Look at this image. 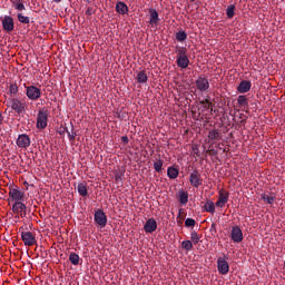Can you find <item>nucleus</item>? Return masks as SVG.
<instances>
[{
	"instance_id": "28",
	"label": "nucleus",
	"mask_w": 285,
	"mask_h": 285,
	"mask_svg": "<svg viewBox=\"0 0 285 285\" xmlns=\"http://www.w3.org/2000/svg\"><path fill=\"white\" fill-rule=\"evenodd\" d=\"M137 81L138 83H146L148 81V75H146V71L138 72Z\"/></svg>"
},
{
	"instance_id": "17",
	"label": "nucleus",
	"mask_w": 285,
	"mask_h": 285,
	"mask_svg": "<svg viewBox=\"0 0 285 285\" xmlns=\"http://www.w3.org/2000/svg\"><path fill=\"white\" fill-rule=\"evenodd\" d=\"M145 233H155L157 230V220L149 218L144 225Z\"/></svg>"
},
{
	"instance_id": "4",
	"label": "nucleus",
	"mask_w": 285,
	"mask_h": 285,
	"mask_svg": "<svg viewBox=\"0 0 285 285\" xmlns=\"http://www.w3.org/2000/svg\"><path fill=\"white\" fill-rule=\"evenodd\" d=\"M94 222L99 226L100 228H106L108 224V216H106V213H104V209H97L94 214Z\"/></svg>"
},
{
	"instance_id": "19",
	"label": "nucleus",
	"mask_w": 285,
	"mask_h": 285,
	"mask_svg": "<svg viewBox=\"0 0 285 285\" xmlns=\"http://www.w3.org/2000/svg\"><path fill=\"white\" fill-rule=\"evenodd\" d=\"M149 14H150L149 23L151 26H157L159 23V12H157V10L155 9H150Z\"/></svg>"
},
{
	"instance_id": "48",
	"label": "nucleus",
	"mask_w": 285,
	"mask_h": 285,
	"mask_svg": "<svg viewBox=\"0 0 285 285\" xmlns=\"http://www.w3.org/2000/svg\"><path fill=\"white\" fill-rule=\"evenodd\" d=\"M88 3H90V0H86Z\"/></svg>"
},
{
	"instance_id": "46",
	"label": "nucleus",
	"mask_w": 285,
	"mask_h": 285,
	"mask_svg": "<svg viewBox=\"0 0 285 285\" xmlns=\"http://www.w3.org/2000/svg\"><path fill=\"white\" fill-rule=\"evenodd\" d=\"M239 119H244V114H239Z\"/></svg>"
},
{
	"instance_id": "26",
	"label": "nucleus",
	"mask_w": 285,
	"mask_h": 285,
	"mask_svg": "<svg viewBox=\"0 0 285 285\" xmlns=\"http://www.w3.org/2000/svg\"><path fill=\"white\" fill-rule=\"evenodd\" d=\"M237 104L240 108H248V98L246 96H238Z\"/></svg>"
},
{
	"instance_id": "30",
	"label": "nucleus",
	"mask_w": 285,
	"mask_h": 285,
	"mask_svg": "<svg viewBox=\"0 0 285 285\" xmlns=\"http://www.w3.org/2000/svg\"><path fill=\"white\" fill-rule=\"evenodd\" d=\"M206 213H212V215H215V203L207 202L204 206Z\"/></svg>"
},
{
	"instance_id": "13",
	"label": "nucleus",
	"mask_w": 285,
	"mask_h": 285,
	"mask_svg": "<svg viewBox=\"0 0 285 285\" xmlns=\"http://www.w3.org/2000/svg\"><path fill=\"white\" fill-rule=\"evenodd\" d=\"M196 88L200 92H206V90L210 88V82H208V79L204 78V76H199L198 79L196 80Z\"/></svg>"
},
{
	"instance_id": "36",
	"label": "nucleus",
	"mask_w": 285,
	"mask_h": 285,
	"mask_svg": "<svg viewBox=\"0 0 285 285\" xmlns=\"http://www.w3.org/2000/svg\"><path fill=\"white\" fill-rule=\"evenodd\" d=\"M208 139H212V140L219 139V130L214 129V130L209 131Z\"/></svg>"
},
{
	"instance_id": "45",
	"label": "nucleus",
	"mask_w": 285,
	"mask_h": 285,
	"mask_svg": "<svg viewBox=\"0 0 285 285\" xmlns=\"http://www.w3.org/2000/svg\"><path fill=\"white\" fill-rule=\"evenodd\" d=\"M215 228H216V225H215V224H212L210 230H215Z\"/></svg>"
},
{
	"instance_id": "10",
	"label": "nucleus",
	"mask_w": 285,
	"mask_h": 285,
	"mask_svg": "<svg viewBox=\"0 0 285 285\" xmlns=\"http://www.w3.org/2000/svg\"><path fill=\"white\" fill-rule=\"evenodd\" d=\"M21 238L24 246H35V244H37V238L31 232H22Z\"/></svg>"
},
{
	"instance_id": "22",
	"label": "nucleus",
	"mask_w": 285,
	"mask_h": 285,
	"mask_svg": "<svg viewBox=\"0 0 285 285\" xmlns=\"http://www.w3.org/2000/svg\"><path fill=\"white\" fill-rule=\"evenodd\" d=\"M116 12H118V14H128V6L121 1L117 2Z\"/></svg>"
},
{
	"instance_id": "43",
	"label": "nucleus",
	"mask_w": 285,
	"mask_h": 285,
	"mask_svg": "<svg viewBox=\"0 0 285 285\" xmlns=\"http://www.w3.org/2000/svg\"><path fill=\"white\" fill-rule=\"evenodd\" d=\"M3 124V115L0 112V126Z\"/></svg>"
},
{
	"instance_id": "37",
	"label": "nucleus",
	"mask_w": 285,
	"mask_h": 285,
	"mask_svg": "<svg viewBox=\"0 0 285 285\" xmlns=\"http://www.w3.org/2000/svg\"><path fill=\"white\" fill-rule=\"evenodd\" d=\"M18 21L20 23H30V17H26L23 13H18Z\"/></svg>"
},
{
	"instance_id": "40",
	"label": "nucleus",
	"mask_w": 285,
	"mask_h": 285,
	"mask_svg": "<svg viewBox=\"0 0 285 285\" xmlns=\"http://www.w3.org/2000/svg\"><path fill=\"white\" fill-rule=\"evenodd\" d=\"M86 14H87L88 17H91V14H95V9H94L92 7H88V8H87V11H86Z\"/></svg>"
},
{
	"instance_id": "5",
	"label": "nucleus",
	"mask_w": 285,
	"mask_h": 285,
	"mask_svg": "<svg viewBox=\"0 0 285 285\" xmlns=\"http://www.w3.org/2000/svg\"><path fill=\"white\" fill-rule=\"evenodd\" d=\"M9 199L11 202H23L26 199V191L19 189V187L9 188Z\"/></svg>"
},
{
	"instance_id": "7",
	"label": "nucleus",
	"mask_w": 285,
	"mask_h": 285,
	"mask_svg": "<svg viewBox=\"0 0 285 285\" xmlns=\"http://www.w3.org/2000/svg\"><path fill=\"white\" fill-rule=\"evenodd\" d=\"M189 184L194 188H199L204 184V179L202 178V174L199 170L195 169L190 175H189Z\"/></svg>"
},
{
	"instance_id": "35",
	"label": "nucleus",
	"mask_w": 285,
	"mask_h": 285,
	"mask_svg": "<svg viewBox=\"0 0 285 285\" xmlns=\"http://www.w3.org/2000/svg\"><path fill=\"white\" fill-rule=\"evenodd\" d=\"M66 132L68 135L69 141H75V138L77 137V132H75V127L71 126V132L66 129Z\"/></svg>"
},
{
	"instance_id": "6",
	"label": "nucleus",
	"mask_w": 285,
	"mask_h": 285,
	"mask_svg": "<svg viewBox=\"0 0 285 285\" xmlns=\"http://www.w3.org/2000/svg\"><path fill=\"white\" fill-rule=\"evenodd\" d=\"M9 106L11 110H14L17 115H21L22 112H26V104L21 102L19 98H11L9 100Z\"/></svg>"
},
{
	"instance_id": "42",
	"label": "nucleus",
	"mask_w": 285,
	"mask_h": 285,
	"mask_svg": "<svg viewBox=\"0 0 285 285\" xmlns=\"http://www.w3.org/2000/svg\"><path fill=\"white\" fill-rule=\"evenodd\" d=\"M238 124H239L240 126H246V119L239 120Z\"/></svg>"
},
{
	"instance_id": "29",
	"label": "nucleus",
	"mask_w": 285,
	"mask_h": 285,
	"mask_svg": "<svg viewBox=\"0 0 285 285\" xmlns=\"http://www.w3.org/2000/svg\"><path fill=\"white\" fill-rule=\"evenodd\" d=\"M186 39H188V33H186V31H178L176 33V40H178L180 43L186 41Z\"/></svg>"
},
{
	"instance_id": "1",
	"label": "nucleus",
	"mask_w": 285,
	"mask_h": 285,
	"mask_svg": "<svg viewBox=\"0 0 285 285\" xmlns=\"http://www.w3.org/2000/svg\"><path fill=\"white\" fill-rule=\"evenodd\" d=\"M176 53V66L181 68V70H186L188 66H190V59L188 58V49L186 47L177 46L175 49Z\"/></svg>"
},
{
	"instance_id": "18",
	"label": "nucleus",
	"mask_w": 285,
	"mask_h": 285,
	"mask_svg": "<svg viewBox=\"0 0 285 285\" xmlns=\"http://www.w3.org/2000/svg\"><path fill=\"white\" fill-rule=\"evenodd\" d=\"M252 87H253V83L250 82V80H243L238 85L237 90L240 94H245V92H248Z\"/></svg>"
},
{
	"instance_id": "31",
	"label": "nucleus",
	"mask_w": 285,
	"mask_h": 285,
	"mask_svg": "<svg viewBox=\"0 0 285 285\" xmlns=\"http://www.w3.org/2000/svg\"><path fill=\"white\" fill-rule=\"evenodd\" d=\"M13 6H14L16 10H18L19 12H23V10H26V6L23 4V2L21 0H14Z\"/></svg>"
},
{
	"instance_id": "44",
	"label": "nucleus",
	"mask_w": 285,
	"mask_h": 285,
	"mask_svg": "<svg viewBox=\"0 0 285 285\" xmlns=\"http://www.w3.org/2000/svg\"><path fill=\"white\" fill-rule=\"evenodd\" d=\"M19 215L20 217H26V212H21Z\"/></svg>"
},
{
	"instance_id": "11",
	"label": "nucleus",
	"mask_w": 285,
	"mask_h": 285,
	"mask_svg": "<svg viewBox=\"0 0 285 285\" xmlns=\"http://www.w3.org/2000/svg\"><path fill=\"white\" fill-rule=\"evenodd\" d=\"M2 21V28L6 30V32H12L14 30V19L10 16H4L1 18Z\"/></svg>"
},
{
	"instance_id": "41",
	"label": "nucleus",
	"mask_w": 285,
	"mask_h": 285,
	"mask_svg": "<svg viewBox=\"0 0 285 285\" xmlns=\"http://www.w3.org/2000/svg\"><path fill=\"white\" fill-rule=\"evenodd\" d=\"M121 142H122V144H128V138H127V136H122V137H121Z\"/></svg>"
},
{
	"instance_id": "9",
	"label": "nucleus",
	"mask_w": 285,
	"mask_h": 285,
	"mask_svg": "<svg viewBox=\"0 0 285 285\" xmlns=\"http://www.w3.org/2000/svg\"><path fill=\"white\" fill-rule=\"evenodd\" d=\"M217 268L220 275H228L230 271V265H228V261L226 258L218 257L217 258Z\"/></svg>"
},
{
	"instance_id": "8",
	"label": "nucleus",
	"mask_w": 285,
	"mask_h": 285,
	"mask_svg": "<svg viewBox=\"0 0 285 285\" xmlns=\"http://www.w3.org/2000/svg\"><path fill=\"white\" fill-rule=\"evenodd\" d=\"M230 237L234 244H240V242H244V233L242 232V228L237 225L233 226Z\"/></svg>"
},
{
	"instance_id": "14",
	"label": "nucleus",
	"mask_w": 285,
	"mask_h": 285,
	"mask_svg": "<svg viewBox=\"0 0 285 285\" xmlns=\"http://www.w3.org/2000/svg\"><path fill=\"white\" fill-rule=\"evenodd\" d=\"M199 105L202 106V115L203 117H205V119H208V114H204L205 112H213V102L208 99H205L203 101L199 102Z\"/></svg>"
},
{
	"instance_id": "27",
	"label": "nucleus",
	"mask_w": 285,
	"mask_h": 285,
	"mask_svg": "<svg viewBox=\"0 0 285 285\" xmlns=\"http://www.w3.org/2000/svg\"><path fill=\"white\" fill-rule=\"evenodd\" d=\"M79 255L77 253L71 252L69 255V262L73 265V266H79Z\"/></svg>"
},
{
	"instance_id": "15",
	"label": "nucleus",
	"mask_w": 285,
	"mask_h": 285,
	"mask_svg": "<svg viewBox=\"0 0 285 285\" xmlns=\"http://www.w3.org/2000/svg\"><path fill=\"white\" fill-rule=\"evenodd\" d=\"M228 197H229V194L222 189L219 191V197H218V200L216 202V206L218 208H224V206H226V204H228Z\"/></svg>"
},
{
	"instance_id": "38",
	"label": "nucleus",
	"mask_w": 285,
	"mask_h": 285,
	"mask_svg": "<svg viewBox=\"0 0 285 285\" xmlns=\"http://www.w3.org/2000/svg\"><path fill=\"white\" fill-rule=\"evenodd\" d=\"M9 92L10 95H17V92H19V87L17 86V83H11L9 86Z\"/></svg>"
},
{
	"instance_id": "34",
	"label": "nucleus",
	"mask_w": 285,
	"mask_h": 285,
	"mask_svg": "<svg viewBox=\"0 0 285 285\" xmlns=\"http://www.w3.org/2000/svg\"><path fill=\"white\" fill-rule=\"evenodd\" d=\"M164 167V160L159 159L154 163V170L156 173H161V168Z\"/></svg>"
},
{
	"instance_id": "21",
	"label": "nucleus",
	"mask_w": 285,
	"mask_h": 285,
	"mask_svg": "<svg viewBox=\"0 0 285 285\" xmlns=\"http://www.w3.org/2000/svg\"><path fill=\"white\" fill-rule=\"evenodd\" d=\"M178 202L181 206H186V204H188V191L179 190Z\"/></svg>"
},
{
	"instance_id": "23",
	"label": "nucleus",
	"mask_w": 285,
	"mask_h": 285,
	"mask_svg": "<svg viewBox=\"0 0 285 285\" xmlns=\"http://www.w3.org/2000/svg\"><path fill=\"white\" fill-rule=\"evenodd\" d=\"M261 198L265 202V204H269V206H273L275 204V194H262Z\"/></svg>"
},
{
	"instance_id": "2",
	"label": "nucleus",
	"mask_w": 285,
	"mask_h": 285,
	"mask_svg": "<svg viewBox=\"0 0 285 285\" xmlns=\"http://www.w3.org/2000/svg\"><path fill=\"white\" fill-rule=\"evenodd\" d=\"M48 109L46 108H41L38 111V116H37V124L36 127L38 128V130H46V128H48Z\"/></svg>"
},
{
	"instance_id": "16",
	"label": "nucleus",
	"mask_w": 285,
	"mask_h": 285,
	"mask_svg": "<svg viewBox=\"0 0 285 285\" xmlns=\"http://www.w3.org/2000/svg\"><path fill=\"white\" fill-rule=\"evenodd\" d=\"M11 210L12 213H14V215H19L20 213H26V210H28V207L26 206V204H23V200H20V202H16L12 205Z\"/></svg>"
},
{
	"instance_id": "24",
	"label": "nucleus",
	"mask_w": 285,
	"mask_h": 285,
	"mask_svg": "<svg viewBox=\"0 0 285 285\" xmlns=\"http://www.w3.org/2000/svg\"><path fill=\"white\" fill-rule=\"evenodd\" d=\"M167 177H169V179H177V177H179V169L175 167H168Z\"/></svg>"
},
{
	"instance_id": "20",
	"label": "nucleus",
	"mask_w": 285,
	"mask_h": 285,
	"mask_svg": "<svg viewBox=\"0 0 285 285\" xmlns=\"http://www.w3.org/2000/svg\"><path fill=\"white\" fill-rule=\"evenodd\" d=\"M77 190H78V194L80 195V197L88 196V184H86V181L79 183L77 186Z\"/></svg>"
},
{
	"instance_id": "47",
	"label": "nucleus",
	"mask_w": 285,
	"mask_h": 285,
	"mask_svg": "<svg viewBox=\"0 0 285 285\" xmlns=\"http://www.w3.org/2000/svg\"><path fill=\"white\" fill-rule=\"evenodd\" d=\"M55 3H61V0H53Z\"/></svg>"
},
{
	"instance_id": "3",
	"label": "nucleus",
	"mask_w": 285,
	"mask_h": 285,
	"mask_svg": "<svg viewBox=\"0 0 285 285\" xmlns=\"http://www.w3.org/2000/svg\"><path fill=\"white\" fill-rule=\"evenodd\" d=\"M26 96L29 101H39L41 99V89L35 85L24 86Z\"/></svg>"
},
{
	"instance_id": "33",
	"label": "nucleus",
	"mask_w": 285,
	"mask_h": 285,
	"mask_svg": "<svg viewBox=\"0 0 285 285\" xmlns=\"http://www.w3.org/2000/svg\"><path fill=\"white\" fill-rule=\"evenodd\" d=\"M226 14L228 19H233V17H235V4H229L227 7Z\"/></svg>"
},
{
	"instance_id": "32",
	"label": "nucleus",
	"mask_w": 285,
	"mask_h": 285,
	"mask_svg": "<svg viewBox=\"0 0 285 285\" xmlns=\"http://www.w3.org/2000/svg\"><path fill=\"white\" fill-rule=\"evenodd\" d=\"M181 248H183V250H186L187 253H189V250L193 249V242H190V240H183L181 242Z\"/></svg>"
},
{
	"instance_id": "25",
	"label": "nucleus",
	"mask_w": 285,
	"mask_h": 285,
	"mask_svg": "<svg viewBox=\"0 0 285 285\" xmlns=\"http://www.w3.org/2000/svg\"><path fill=\"white\" fill-rule=\"evenodd\" d=\"M202 239V236L199 234H197V232L193 230L190 233V242L191 244H194V246H197V244H199Z\"/></svg>"
},
{
	"instance_id": "12",
	"label": "nucleus",
	"mask_w": 285,
	"mask_h": 285,
	"mask_svg": "<svg viewBox=\"0 0 285 285\" xmlns=\"http://www.w3.org/2000/svg\"><path fill=\"white\" fill-rule=\"evenodd\" d=\"M16 144L18 146V148H30V136L26 135V134H21L18 136V139L16 140Z\"/></svg>"
},
{
	"instance_id": "39",
	"label": "nucleus",
	"mask_w": 285,
	"mask_h": 285,
	"mask_svg": "<svg viewBox=\"0 0 285 285\" xmlns=\"http://www.w3.org/2000/svg\"><path fill=\"white\" fill-rule=\"evenodd\" d=\"M195 224H197V222H196L195 219H193V218H186V220H185V226H186L187 228H193V227H195Z\"/></svg>"
}]
</instances>
